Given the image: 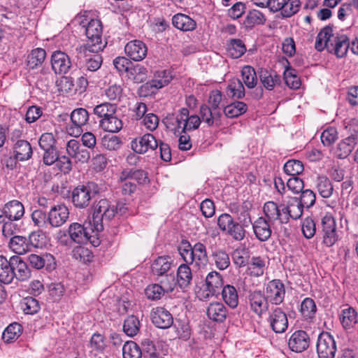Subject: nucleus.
Instances as JSON below:
<instances>
[{"label": "nucleus", "mask_w": 358, "mask_h": 358, "mask_svg": "<svg viewBox=\"0 0 358 358\" xmlns=\"http://www.w3.org/2000/svg\"><path fill=\"white\" fill-rule=\"evenodd\" d=\"M303 207L296 197H292L286 202L277 204L274 201H267L263 207L264 213L272 222L287 224L289 219L297 220L303 214Z\"/></svg>", "instance_id": "obj_1"}, {"label": "nucleus", "mask_w": 358, "mask_h": 358, "mask_svg": "<svg viewBox=\"0 0 358 358\" xmlns=\"http://www.w3.org/2000/svg\"><path fill=\"white\" fill-rule=\"evenodd\" d=\"M315 48L318 51L326 48L329 52L341 58L346 55L350 48V42L345 35L336 36L333 34L331 27L327 26L317 34Z\"/></svg>", "instance_id": "obj_2"}, {"label": "nucleus", "mask_w": 358, "mask_h": 358, "mask_svg": "<svg viewBox=\"0 0 358 358\" xmlns=\"http://www.w3.org/2000/svg\"><path fill=\"white\" fill-rule=\"evenodd\" d=\"M88 180L85 184L78 185L72 192V201L77 208H84L90 204L92 197L105 192L107 189L103 180Z\"/></svg>", "instance_id": "obj_3"}, {"label": "nucleus", "mask_w": 358, "mask_h": 358, "mask_svg": "<svg viewBox=\"0 0 358 358\" xmlns=\"http://www.w3.org/2000/svg\"><path fill=\"white\" fill-rule=\"evenodd\" d=\"M99 51H92L89 44L80 45L76 48L78 65L85 76L96 71L102 64V57Z\"/></svg>", "instance_id": "obj_4"}, {"label": "nucleus", "mask_w": 358, "mask_h": 358, "mask_svg": "<svg viewBox=\"0 0 358 358\" xmlns=\"http://www.w3.org/2000/svg\"><path fill=\"white\" fill-rule=\"evenodd\" d=\"M217 225L222 231L236 241H241L245 237V228L248 226H244L242 223L236 222L234 218L227 213L220 215L217 218Z\"/></svg>", "instance_id": "obj_5"}, {"label": "nucleus", "mask_w": 358, "mask_h": 358, "mask_svg": "<svg viewBox=\"0 0 358 358\" xmlns=\"http://www.w3.org/2000/svg\"><path fill=\"white\" fill-rule=\"evenodd\" d=\"M85 27V35L89 39L92 51H101L104 47L102 44V24L99 20H91Z\"/></svg>", "instance_id": "obj_6"}, {"label": "nucleus", "mask_w": 358, "mask_h": 358, "mask_svg": "<svg viewBox=\"0 0 358 358\" xmlns=\"http://www.w3.org/2000/svg\"><path fill=\"white\" fill-rule=\"evenodd\" d=\"M316 348L319 358H334L335 356L336 343L328 332H322L319 335Z\"/></svg>", "instance_id": "obj_7"}, {"label": "nucleus", "mask_w": 358, "mask_h": 358, "mask_svg": "<svg viewBox=\"0 0 358 358\" xmlns=\"http://www.w3.org/2000/svg\"><path fill=\"white\" fill-rule=\"evenodd\" d=\"M28 261L37 270L44 268L48 271H52L56 268L55 258L50 253L31 254L28 256Z\"/></svg>", "instance_id": "obj_8"}, {"label": "nucleus", "mask_w": 358, "mask_h": 358, "mask_svg": "<svg viewBox=\"0 0 358 358\" xmlns=\"http://www.w3.org/2000/svg\"><path fill=\"white\" fill-rule=\"evenodd\" d=\"M285 294V286L280 280H273L267 284L265 296L271 303L280 304L284 300Z\"/></svg>", "instance_id": "obj_9"}, {"label": "nucleus", "mask_w": 358, "mask_h": 358, "mask_svg": "<svg viewBox=\"0 0 358 358\" xmlns=\"http://www.w3.org/2000/svg\"><path fill=\"white\" fill-rule=\"evenodd\" d=\"M131 149L136 153L143 154L149 150H154L158 147V142L151 134H144L131 141Z\"/></svg>", "instance_id": "obj_10"}, {"label": "nucleus", "mask_w": 358, "mask_h": 358, "mask_svg": "<svg viewBox=\"0 0 358 358\" xmlns=\"http://www.w3.org/2000/svg\"><path fill=\"white\" fill-rule=\"evenodd\" d=\"M51 66L57 74L66 73L71 67V62L69 55L64 52L58 50L52 53L51 57Z\"/></svg>", "instance_id": "obj_11"}, {"label": "nucleus", "mask_w": 358, "mask_h": 358, "mask_svg": "<svg viewBox=\"0 0 358 358\" xmlns=\"http://www.w3.org/2000/svg\"><path fill=\"white\" fill-rule=\"evenodd\" d=\"M323 242L328 246H332L337 241L336 226L334 219L330 215H325L322 219Z\"/></svg>", "instance_id": "obj_12"}, {"label": "nucleus", "mask_w": 358, "mask_h": 358, "mask_svg": "<svg viewBox=\"0 0 358 358\" xmlns=\"http://www.w3.org/2000/svg\"><path fill=\"white\" fill-rule=\"evenodd\" d=\"M268 322L272 330L278 334L285 332L288 326L287 315L280 308H275L270 313Z\"/></svg>", "instance_id": "obj_13"}, {"label": "nucleus", "mask_w": 358, "mask_h": 358, "mask_svg": "<svg viewBox=\"0 0 358 358\" xmlns=\"http://www.w3.org/2000/svg\"><path fill=\"white\" fill-rule=\"evenodd\" d=\"M68 208L63 205H57L51 207L48 215L49 225L52 227H59L64 224L69 217Z\"/></svg>", "instance_id": "obj_14"}, {"label": "nucleus", "mask_w": 358, "mask_h": 358, "mask_svg": "<svg viewBox=\"0 0 358 358\" xmlns=\"http://www.w3.org/2000/svg\"><path fill=\"white\" fill-rule=\"evenodd\" d=\"M151 320L152 323L160 329H168L173 323L172 315L162 307H157L152 310Z\"/></svg>", "instance_id": "obj_15"}, {"label": "nucleus", "mask_w": 358, "mask_h": 358, "mask_svg": "<svg viewBox=\"0 0 358 358\" xmlns=\"http://www.w3.org/2000/svg\"><path fill=\"white\" fill-rule=\"evenodd\" d=\"M126 55L134 61H141L147 55L148 48L145 44L139 40L131 41L124 47Z\"/></svg>", "instance_id": "obj_16"}, {"label": "nucleus", "mask_w": 358, "mask_h": 358, "mask_svg": "<svg viewBox=\"0 0 358 358\" xmlns=\"http://www.w3.org/2000/svg\"><path fill=\"white\" fill-rule=\"evenodd\" d=\"M90 231L85 225L73 222L69 227L68 233L72 241L83 244L90 241L92 236L90 234Z\"/></svg>", "instance_id": "obj_17"}, {"label": "nucleus", "mask_w": 358, "mask_h": 358, "mask_svg": "<svg viewBox=\"0 0 358 358\" xmlns=\"http://www.w3.org/2000/svg\"><path fill=\"white\" fill-rule=\"evenodd\" d=\"M309 344L310 338L307 333L302 330L294 332L288 342L290 350L296 352H301L306 350Z\"/></svg>", "instance_id": "obj_18"}, {"label": "nucleus", "mask_w": 358, "mask_h": 358, "mask_svg": "<svg viewBox=\"0 0 358 358\" xmlns=\"http://www.w3.org/2000/svg\"><path fill=\"white\" fill-rule=\"evenodd\" d=\"M66 151L68 155L76 162L85 163L90 159V152L74 139L67 143Z\"/></svg>", "instance_id": "obj_19"}, {"label": "nucleus", "mask_w": 358, "mask_h": 358, "mask_svg": "<svg viewBox=\"0 0 358 358\" xmlns=\"http://www.w3.org/2000/svg\"><path fill=\"white\" fill-rule=\"evenodd\" d=\"M269 222H271L260 217L252 223L254 234L259 241L264 242L271 237L272 231Z\"/></svg>", "instance_id": "obj_20"}, {"label": "nucleus", "mask_w": 358, "mask_h": 358, "mask_svg": "<svg viewBox=\"0 0 358 358\" xmlns=\"http://www.w3.org/2000/svg\"><path fill=\"white\" fill-rule=\"evenodd\" d=\"M12 268L14 278L20 281H26L31 278V270L19 256L12 257Z\"/></svg>", "instance_id": "obj_21"}, {"label": "nucleus", "mask_w": 358, "mask_h": 358, "mask_svg": "<svg viewBox=\"0 0 358 358\" xmlns=\"http://www.w3.org/2000/svg\"><path fill=\"white\" fill-rule=\"evenodd\" d=\"M208 318L216 322H224L227 317L228 310L221 302L210 303L207 308Z\"/></svg>", "instance_id": "obj_22"}, {"label": "nucleus", "mask_w": 358, "mask_h": 358, "mask_svg": "<svg viewBox=\"0 0 358 358\" xmlns=\"http://www.w3.org/2000/svg\"><path fill=\"white\" fill-rule=\"evenodd\" d=\"M207 296L217 295L222 289L223 281L222 275L217 271H212L206 278Z\"/></svg>", "instance_id": "obj_23"}, {"label": "nucleus", "mask_w": 358, "mask_h": 358, "mask_svg": "<svg viewBox=\"0 0 358 358\" xmlns=\"http://www.w3.org/2000/svg\"><path fill=\"white\" fill-rule=\"evenodd\" d=\"M251 309L260 316L268 308V300L261 292L255 291L249 296Z\"/></svg>", "instance_id": "obj_24"}, {"label": "nucleus", "mask_w": 358, "mask_h": 358, "mask_svg": "<svg viewBox=\"0 0 358 358\" xmlns=\"http://www.w3.org/2000/svg\"><path fill=\"white\" fill-rule=\"evenodd\" d=\"M3 208L5 216L8 220H18L24 214V206L17 200H12L6 203Z\"/></svg>", "instance_id": "obj_25"}, {"label": "nucleus", "mask_w": 358, "mask_h": 358, "mask_svg": "<svg viewBox=\"0 0 358 358\" xmlns=\"http://www.w3.org/2000/svg\"><path fill=\"white\" fill-rule=\"evenodd\" d=\"M172 261L169 256H162L157 257L151 266L152 272L157 278L162 275L170 273L171 269Z\"/></svg>", "instance_id": "obj_26"}, {"label": "nucleus", "mask_w": 358, "mask_h": 358, "mask_svg": "<svg viewBox=\"0 0 358 358\" xmlns=\"http://www.w3.org/2000/svg\"><path fill=\"white\" fill-rule=\"evenodd\" d=\"M229 209L231 213L236 215V222L249 227L251 224V217L247 203H243L242 206H238L235 203H231Z\"/></svg>", "instance_id": "obj_27"}, {"label": "nucleus", "mask_w": 358, "mask_h": 358, "mask_svg": "<svg viewBox=\"0 0 358 358\" xmlns=\"http://www.w3.org/2000/svg\"><path fill=\"white\" fill-rule=\"evenodd\" d=\"M260 81L268 90H272L275 85H280V77L275 71L261 69L259 72Z\"/></svg>", "instance_id": "obj_28"}, {"label": "nucleus", "mask_w": 358, "mask_h": 358, "mask_svg": "<svg viewBox=\"0 0 358 358\" xmlns=\"http://www.w3.org/2000/svg\"><path fill=\"white\" fill-rule=\"evenodd\" d=\"M14 278L12 268V257L8 260L3 256H0V281L4 284L10 283Z\"/></svg>", "instance_id": "obj_29"}, {"label": "nucleus", "mask_w": 358, "mask_h": 358, "mask_svg": "<svg viewBox=\"0 0 358 358\" xmlns=\"http://www.w3.org/2000/svg\"><path fill=\"white\" fill-rule=\"evenodd\" d=\"M8 245L10 248L18 255H24L31 250L27 238L22 236H13Z\"/></svg>", "instance_id": "obj_30"}, {"label": "nucleus", "mask_w": 358, "mask_h": 358, "mask_svg": "<svg viewBox=\"0 0 358 358\" xmlns=\"http://www.w3.org/2000/svg\"><path fill=\"white\" fill-rule=\"evenodd\" d=\"M173 25L183 31H192L196 27V22L188 15L178 13L172 18Z\"/></svg>", "instance_id": "obj_31"}, {"label": "nucleus", "mask_w": 358, "mask_h": 358, "mask_svg": "<svg viewBox=\"0 0 358 358\" xmlns=\"http://www.w3.org/2000/svg\"><path fill=\"white\" fill-rule=\"evenodd\" d=\"M14 152L16 159L27 160L32 155V148L30 143L25 140H17L14 145Z\"/></svg>", "instance_id": "obj_32"}, {"label": "nucleus", "mask_w": 358, "mask_h": 358, "mask_svg": "<svg viewBox=\"0 0 358 358\" xmlns=\"http://www.w3.org/2000/svg\"><path fill=\"white\" fill-rule=\"evenodd\" d=\"M178 285L182 289L187 288L192 280V273L188 264H182L179 266L177 270Z\"/></svg>", "instance_id": "obj_33"}, {"label": "nucleus", "mask_w": 358, "mask_h": 358, "mask_svg": "<svg viewBox=\"0 0 358 358\" xmlns=\"http://www.w3.org/2000/svg\"><path fill=\"white\" fill-rule=\"evenodd\" d=\"M228 55L234 59L241 57L246 51L244 43L238 38L229 39L227 43Z\"/></svg>", "instance_id": "obj_34"}, {"label": "nucleus", "mask_w": 358, "mask_h": 358, "mask_svg": "<svg viewBox=\"0 0 358 358\" xmlns=\"http://www.w3.org/2000/svg\"><path fill=\"white\" fill-rule=\"evenodd\" d=\"M123 124L120 119L116 115H113L108 118L101 119L99 121V127L104 131L117 133L122 128Z\"/></svg>", "instance_id": "obj_35"}, {"label": "nucleus", "mask_w": 358, "mask_h": 358, "mask_svg": "<svg viewBox=\"0 0 358 358\" xmlns=\"http://www.w3.org/2000/svg\"><path fill=\"white\" fill-rule=\"evenodd\" d=\"M46 57V52L42 48H36L27 55V65L31 69L41 66Z\"/></svg>", "instance_id": "obj_36"}, {"label": "nucleus", "mask_w": 358, "mask_h": 358, "mask_svg": "<svg viewBox=\"0 0 358 358\" xmlns=\"http://www.w3.org/2000/svg\"><path fill=\"white\" fill-rule=\"evenodd\" d=\"M94 208V213L105 217V221H109L115 216V206H110L107 199H101Z\"/></svg>", "instance_id": "obj_37"}, {"label": "nucleus", "mask_w": 358, "mask_h": 358, "mask_svg": "<svg viewBox=\"0 0 358 358\" xmlns=\"http://www.w3.org/2000/svg\"><path fill=\"white\" fill-rule=\"evenodd\" d=\"M340 320L344 329H351L357 322V312L352 307L345 308L341 311Z\"/></svg>", "instance_id": "obj_38"}, {"label": "nucleus", "mask_w": 358, "mask_h": 358, "mask_svg": "<svg viewBox=\"0 0 358 358\" xmlns=\"http://www.w3.org/2000/svg\"><path fill=\"white\" fill-rule=\"evenodd\" d=\"M221 115L220 110H214L206 105H202L200 107L201 118L208 126H212L215 122L218 121Z\"/></svg>", "instance_id": "obj_39"}, {"label": "nucleus", "mask_w": 358, "mask_h": 358, "mask_svg": "<svg viewBox=\"0 0 358 358\" xmlns=\"http://www.w3.org/2000/svg\"><path fill=\"white\" fill-rule=\"evenodd\" d=\"M222 296L224 301L231 308H235L238 304V293L236 288L227 285L222 289Z\"/></svg>", "instance_id": "obj_40"}, {"label": "nucleus", "mask_w": 358, "mask_h": 358, "mask_svg": "<svg viewBox=\"0 0 358 358\" xmlns=\"http://www.w3.org/2000/svg\"><path fill=\"white\" fill-rule=\"evenodd\" d=\"M227 95L234 99H242L245 96V88L242 81L238 79H233L230 81L227 88Z\"/></svg>", "instance_id": "obj_41"}, {"label": "nucleus", "mask_w": 358, "mask_h": 358, "mask_svg": "<svg viewBox=\"0 0 358 358\" xmlns=\"http://www.w3.org/2000/svg\"><path fill=\"white\" fill-rule=\"evenodd\" d=\"M247 110L248 106L244 102L235 101L226 106L224 108V113L227 117L234 118L245 113Z\"/></svg>", "instance_id": "obj_42"}, {"label": "nucleus", "mask_w": 358, "mask_h": 358, "mask_svg": "<svg viewBox=\"0 0 358 358\" xmlns=\"http://www.w3.org/2000/svg\"><path fill=\"white\" fill-rule=\"evenodd\" d=\"M127 76L134 83H141L147 79L148 71L144 66L139 64L131 66Z\"/></svg>", "instance_id": "obj_43"}, {"label": "nucleus", "mask_w": 358, "mask_h": 358, "mask_svg": "<svg viewBox=\"0 0 358 358\" xmlns=\"http://www.w3.org/2000/svg\"><path fill=\"white\" fill-rule=\"evenodd\" d=\"M140 325L138 318L134 315H131L124 322L123 331L127 336L133 337L138 333Z\"/></svg>", "instance_id": "obj_44"}, {"label": "nucleus", "mask_w": 358, "mask_h": 358, "mask_svg": "<svg viewBox=\"0 0 358 358\" xmlns=\"http://www.w3.org/2000/svg\"><path fill=\"white\" fill-rule=\"evenodd\" d=\"M283 169L287 175L292 177L290 179H299L297 176L303 171L304 168L300 161L292 159L285 164Z\"/></svg>", "instance_id": "obj_45"}, {"label": "nucleus", "mask_w": 358, "mask_h": 358, "mask_svg": "<svg viewBox=\"0 0 358 358\" xmlns=\"http://www.w3.org/2000/svg\"><path fill=\"white\" fill-rule=\"evenodd\" d=\"M348 169L347 166L343 164L338 162H334L327 170L328 176H326V179L328 177L332 179H344L348 178L350 176L348 175Z\"/></svg>", "instance_id": "obj_46"}, {"label": "nucleus", "mask_w": 358, "mask_h": 358, "mask_svg": "<svg viewBox=\"0 0 358 358\" xmlns=\"http://www.w3.org/2000/svg\"><path fill=\"white\" fill-rule=\"evenodd\" d=\"M157 280L166 293L172 292L178 285L177 279L173 271L162 275Z\"/></svg>", "instance_id": "obj_47"}, {"label": "nucleus", "mask_w": 358, "mask_h": 358, "mask_svg": "<svg viewBox=\"0 0 358 358\" xmlns=\"http://www.w3.org/2000/svg\"><path fill=\"white\" fill-rule=\"evenodd\" d=\"M212 258L215 266L221 270L227 269L230 265L229 255L223 250H217L212 253Z\"/></svg>", "instance_id": "obj_48"}, {"label": "nucleus", "mask_w": 358, "mask_h": 358, "mask_svg": "<svg viewBox=\"0 0 358 358\" xmlns=\"http://www.w3.org/2000/svg\"><path fill=\"white\" fill-rule=\"evenodd\" d=\"M242 80L249 89L254 88L257 84V77L255 69L250 66H245L241 70Z\"/></svg>", "instance_id": "obj_49"}, {"label": "nucleus", "mask_w": 358, "mask_h": 358, "mask_svg": "<svg viewBox=\"0 0 358 358\" xmlns=\"http://www.w3.org/2000/svg\"><path fill=\"white\" fill-rule=\"evenodd\" d=\"M123 358H141L143 352L139 346L134 341L125 342L122 347Z\"/></svg>", "instance_id": "obj_50"}, {"label": "nucleus", "mask_w": 358, "mask_h": 358, "mask_svg": "<svg viewBox=\"0 0 358 358\" xmlns=\"http://www.w3.org/2000/svg\"><path fill=\"white\" fill-rule=\"evenodd\" d=\"M193 257L197 265L207 264L208 257L206 248L202 243L198 242L193 245Z\"/></svg>", "instance_id": "obj_51"}, {"label": "nucleus", "mask_w": 358, "mask_h": 358, "mask_svg": "<svg viewBox=\"0 0 358 358\" xmlns=\"http://www.w3.org/2000/svg\"><path fill=\"white\" fill-rule=\"evenodd\" d=\"M116 110V105L107 102L101 103L94 108V113L101 119L108 118V117L115 115Z\"/></svg>", "instance_id": "obj_52"}, {"label": "nucleus", "mask_w": 358, "mask_h": 358, "mask_svg": "<svg viewBox=\"0 0 358 358\" xmlns=\"http://www.w3.org/2000/svg\"><path fill=\"white\" fill-rule=\"evenodd\" d=\"M70 119L74 125L84 126L88 121L89 113L87 110L83 108L73 110L70 115Z\"/></svg>", "instance_id": "obj_53"}, {"label": "nucleus", "mask_w": 358, "mask_h": 358, "mask_svg": "<svg viewBox=\"0 0 358 358\" xmlns=\"http://www.w3.org/2000/svg\"><path fill=\"white\" fill-rule=\"evenodd\" d=\"M266 20V17L262 12L252 10L247 14L244 24L246 27H253L256 24H264Z\"/></svg>", "instance_id": "obj_54"}, {"label": "nucleus", "mask_w": 358, "mask_h": 358, "mask_svg": "<svg viewBox=\"0 0 358 358\" xmlns=\"http://www.w3.org/2000/svg\"><path fill=\"white\" fill-rule=\"evenodd\" d=\"M178 252L185 262V264H192L194 262L193 246L187 240H182L178 246Z\"/></svg>", "instance_id": "obj_55"}, {"label": "nucleus", "mask_w": 358, "mask_h": 358, "mask_svg": "<svg viewBox=\"0 0 358 358\" xmlns=\"http://www.w3.org/2000/svg\"><path fill=\"white\" fill-rule=\"evenodd\" d=\"M316 305L310 298H306L301 304V313L305 320L312 319L316 313Z\"/></svg>", "instance_id": "obj_56"}, {"label": "nucleus", "mask_w": 358, "mask_h": 358, "mask_svg": "<svg viewBox=\"0 0 358 358\" xmlns=\"http://www.w3.org/2000/svg\"><path fill=\"white\" fill-rule=\"evenodd\" d=\"M21 325L13 323L8 325L2 334V338L6 343H10L17 339L20 334Z\"/></svg>", "instance_id": "obj_57"}, {"label": "nucleus", "mask_w": 358, "mask_h": 358, "mask_svg": "<svg viewBox=\"0 0 358 358\" xmlns=\"http://www.w3.org/2000/svg\"><path fill=\"white\" fill-rule=\"evenodd\" d=\"M120 179H148V175L141 169L129 167L123 169Z\"/></svg>", "instance_id": "obj_58"}, {"label": "nucleus", "mask_w": 358, "mask_h": 358, "mask_svg": "<svg viewBox=\"0 0 358 358\" xmlns=\"http://www.w3.org/2000/svg\"><path fill=\"white\" fill-rule=\"evenodd\" d=\"M166 293L159 283L148 285L145 289V294L151 300H159Z\"/></svg>", "instance_id": "obj_59"}, {"label": "nucleus", "mask_w": 358, "mask_h": 358, "mask_svg": "<svg viewBox=\"0 0 358 358\" xmlns=\"http://www.w3.org/2000/svg\"><path fill=\"white\" fill-rule=\"evenodd\" d=\"M284 80L286 85L292 89H298L301 85L299 78L296 76L295 70L291 68L284 71Z\"/></svg>", "instance_id": "obj_60"}, {"label": "nucleus", "mask_w": 358, "mask_h": 358, "mask_svg": "<svg viewBox=\"0 0 358 358\" xmlns=\"http://www.w3.org/2000/svg\"><path fill=\"white\" fill-rule=\"evenodd\" d=\"M24 313L34 315L40 310V305L38 300L33 297H26L22 303Z\"/></svg>", "instance_id": "obj_61"}, {"label": "nucleus", "mask_w": 358, "mask_h": 358, "mask_svg": "<svg viewBox=\"0 0 358 358\" xmlns=\"http://www.w3.org/2000/svg\"><path fill=\"white\" fill-rule=\"evenodd\" d=\"M31 220L34 225L39 228H46L49 225L48 216L42 210H34L31 213Z\"/></svg>", "instance_id": "obj_62"}, {"label": "nucleus", "mask_w": 358, "mask_h": 358, "mask_svg": "<svg viewBox=\"0 0 358 358\" xmlns=\"http://www.w3.org/2000/svg\"><path fill=\"white\" fill-rule=\"evenodd\" d=\"M232 261L238 267H243L248 264L249 256L244 249H236L231 255Z\"/></svg>", "instance_id": "obj_63"}, {"label": "nucleus", "mask_w": 358, "mask_h": 358, "mask_svg": "<svg viewBox=\"0 0 358 358\" xmlns=\"http://www.w3.org/2000/svg\"><path fill=\"white\" fill-rule=\"evenodd\" d=\"M299 0H285L281 14L284 17H289L299 11Z\"/></svg>", "instance_id": "obj_64"}]
</instances>
